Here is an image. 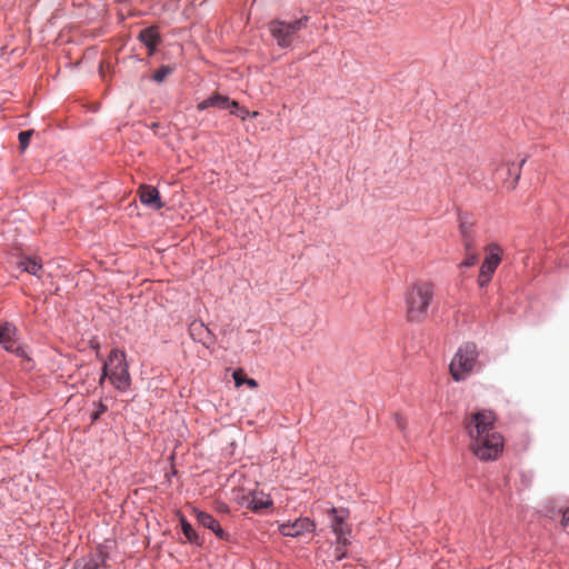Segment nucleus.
<instances>
[{
    "label": "nucleus",
    "mask_w": 569,
    "mask_h": 569,
    "mask_svg": "<svg viewBox=\"0 0 569 569\" xmlns=\"http://www.w3.org/2000/svg\"><path fill=\"white\" fill-rule=\"evenodd\" d=\"M435 296V286L430 281H418L406 292V318L410 322H422Z\"/></svg>",
    "instance_id": "obj_1"
},
{
    "label": "nucleus",
    "mask_w": 569,
    "mask_h": 569,
    "mask_svg": "<svg viewBox=\"0 0 569 569\" xmlns=\"http://www.w3.org/2000/svg\"><path fill=\"white\" fill-rule=\"evenodd\" d=\"M478 349L473 342L461 345L455 353L449 371L455 381L467 379L478 365Z\"/></svg>",
    "instance_id": "obj_2"
},
{
    "label": "nucleus",
    "mask_w": 569,
    "mask_h": 569,
    "mask_svg": "<svg viewBox=\"0 0 569 569\" xmlns=\"http://www.w3.org/2000/svg\"><path fill=\"white\" fill-rule=\"evenodd\" d=\"M106 378H109L110 382L118 390H126L129 387L130 376L126 363V356L122 351L113 349L110 352L108 361H106L102 367L100 383H102Z\"/></svg>",
    "instance_id": "obj_3"
},
{
    "label": "nucleus",
    "mask_w": 569,
    "mask_h": 569,
    "mask_svg": "<svg viewBox=\"0 0 569 569\" xmlns=\"http://www.w3.org/2000/svg\"><path fill=\"white\" fill-rule=\"evenodd\" d=\"M497 417L491 410H479L468 413L465 417L463 426L469 437V442L485 437L486 433L497 431L496 429Z\"/></svg>",
    "instance_id": "obj_4"
},
{
    "label": "nucleus",
    "mask_w": 569,
    "mask_h": 569,
    "mask_svg": "<svg viewBox=\"0 0 569 569\" xmlns=\"http://www.w3.org/2000/svg\"><path fill=\"white\" fill-rule=\"evenodd\" d=\"M503 449V438L498 431L486 433L485 437L469 442V450L480 460H496Z\"/></svg>",
    "instance_id": "obj_5"
},
{
    "label": "nucleus",
    "mask_w": 569,
    "mask_h": 569,
    "mask_svg": "<svg viewBox=\"0 0 569 569\" xmlns=\"http://www.w3.org/2000/svg\"><path fill=\"white\" fill-rule=\"evenodd\" d=\"M308 20L307 16L292 22L273 20L269 23V31L280 48H288L292 43L295 34L306 27Z\"/></svg>",
    "instance_id": "obj_6"
},
{
    "label": "nucleus",
    "mask_w": 569,
    "mask_h": 569,
    "mask_svg": "<svg viewBox=\"0 0 569 569\" xmlns=\"http://www.w3.org/2000/svg\"><path fill=\"white\" fill-rule=\"evenodd\" d=\"M486 258L481 263L478 277V284L486 287L492 279V276L501 262L502 249L497 243H489L485 247Z\"/></svg>",
    "instance_id": "obj_7"
},
{
    "label": "nucleus",
    "mask_w": 569,
    "mask_h": 569,
    "mask_svg": "<svg viewBox=\"0 0 569 569\" xmlns=\"http://www.w3.org/2000/svg\"><path fill=\"white\" fill-rule=\"evenodd\" d=\"M331 529L337 537V545L348 546L350 543L348 536L351 532L350 527L346 523L348 517L347 510H338L331 508Z\"/></svg>",
    "instance_id": "obj_8"
},
{
    "label": "nucleus",
    "mask_w": 569,
    "mask_h": 569,
    "mask_svg": "<svg viewBox=\"0 0 569 569\" xmlns=\"http://www.w3.org/2000/svg\"><path fill=\"white\" fill-rule=\"evenodd\" d=\"M17 328L11 323L0 327V345L9 352L18 357H26L24 349L17 341Z\"/></svg>",
    "instance_id": "obj_9"
},
{
    "label": "nucleus",
    "mask_w": 569,
    "mask_h": 569,
    "mask_svg": "<svg viewBox=\"0 0 569 569\" xmlns=\"http://www.w3.org/2000/svg\"><path fill=\"white\" fill-rule=\"evenodd\" d=\"M316 525L309 518H299L293 522H284L279 525V532L284 537L297 538L305 532H312Z\"/></svg>",
    "instance_id": "obj_10"
},
{
    "label": "nucleus",
    "mask_w": 569,
    "mask_h": 569,
    "mask_svg": "<svg viewBox=\"0 0 569 569\" xmlns=\"http://www.w3.org/2000/svg\"><path fill=\"white\" fill-rule=\"evenodd\" d=\"M210 107L218 109H230V113H236L234 109L239 108V103L236 100H230L227 96L214 92L208 99L198 103L197 109L202 111Z\"/></svg>",
    "instance_id": "obj_11"
},
{
    "label": "nucleus",
    "mask_w": 569,
    "mask_h": 569,
    "mask_svg": "<svg viewBox=\"0 0 569 569\" xmlns=\"http://www.w3.org/2000/svg\"><path fill=\"white\" fill-rule=\"evenodd\" d=\"M189 335L191 339L200 342L206 348H210L216 341V337L211 330L202 321L199 320H194L190 323Z\"/></svg>",
    "instance_id": "obj_12"
},
{
    "label": "nucleus",
    "mask_w": 569,
    "mask_h": 569,
    "mask_svg": "<svg viewBox=\"0 0 569 569\" xmlns=\"http://www.w3.org/2000/svg\"><path fill=\"white\" fill-rule=\"evenodd\" d=\"M196 518L202 527L211 530L217 538L229 540V535L221 528L220 523L209 513L196 510Z\"/></svg>",
    "instance_id": "obj_13"
},
{
    "label": "nucleus",
    "mask_w": 569,
    "mask_h": 569,
    "mask_svg": "<svg viewBox=\"0 0 569 569\" xmlns=\"http://www.w3.org/2000/svg\"><path fill=\"white\" fill-rule=\"evenodd\" d=\"M242 505L254 512H259L262 509L271 507L272 500L263 492L254 491L242 498Z\"/></svg>",
    "instance_id": "obj_14"
},
{
    "label": "nucleus",
    "mask_w": 569,
    "mask_h": 569,
    "mask_svg": "<svg viewBox=\"0 0 569 569\" xmlns=\"http://www.w3.org/2000/svg\"><path fill=\"white\" fill-rule=\"evenodd\" d=\"M139 198L144 206L151 209L159 210L163 207L159 191L154 187L141 186L139 188Z\"/></svg>",
    "instance_id": "obj_15"
},
{
    "label": "nucleus",
    "mask_w": 569,
    "mask_h": 569,
    "mask_svg": "<svg viewBox=\"0 0 569 569\" xmlns=\"http://www.w3.org/2000/svg\"><path fill=\"white\" fill-rule=\"evenodd\" d=\"M138 39L149 49V56L154 53L160 42V36L154 27L142 29L139 32Z\"/></svg>",
    "instance_id": "obj_16"
},
{
    "label": "nucleus",
    "mask_w": 569,
    "mask_h": 569,
    "mask_svg": "<svg viewBox=\"0 0 569 569\" xmlns=\"http://www.w3.org/2000/svg\"><path fill=\"white\" fill-rule=\"evenodd\" d=\"M19 267L22 268L23 271L33 274L38 278L42 277L43 268L41 261L36 257H23L19 261Z\"/></svg>",
    "instance_id": "obj_17"
},
{
    "label": "nucleus",
    "mask_w": 569,
    "mask_h": 569,
    "mask_svg": "<svg viewBox=\"0 0 569 569\" xmlns=\"http://www.w3.org/2000/svg\"><path fill=\"white\" fill-rule=\"evenodd\" d=\"M463 248H465V259L459 263V268L473 267L478 262V253L476 250V243H470V240L467 239V244H463Z\"/></svg>",
    "instance_id": "obj_18"
},
{
    "label": "nucleus",
    "mask_w": 569,
    "mask_h": 569,
    "mask_svg": "<svg viewBox=\"0 0 569 569\" xmlns=\"http://www.w3.org/2000/svg\"><path fill=\"white\" fill-rule=\"evenodd\" d=\"M460 233L462 238V244H467V239L470 240V243H476L472 224L463 221L462 219L460 220Z\"/></svg>",
    "instance_id": "obj_19"
},
{
    "label": "nucleus",
    "mask_w": 569,
    "mask_h": 569,
    "mask_svg": "<svg viewBox=\"0 0 569 569\" xmlns=\"http://www.w3.org/2000/svg\"><path fill=\"white\" fill-rule=\"evenodd\" d=\"M99 561L96 557L90 556L76 561L73 569H98Z\"/></svg>",
    "instance_id": "obj_20"
},
{
    "label": "nucleus",
    "mask_w": 569,
    "mask_h": 569,
    "mask_svg": "<svg viewBox=\"0 0 569 569\" xmlns=\"http://www.w3.org/2000/svg\"><path fill=\"white\" fill-rule=\"evenodd\" d=\"M525 159L521 160L520 163H515V162H509L507 163V171H508V174L510 176H513V181L511 182V188L513 189L518 182V180L520 179V173H521V167L522 164L525 163Z\"/></svg>",
    "instance_id": "obj_21"
},
{
    "label": "nucleus",
    "mask_w": 569,
    "mask_h": 569,
    "mask_svg": "<svg viewBox=\"0 0 569 569\" xmlns=\"http://www.w3.org/2000/svg\"><path fill=\"white\" fill-rule=\"evenodd\" d=\"M181 528L186 538L191 542H197L198 536L192 526L184 519H181Z\"/></svg>",
    "instance_id": "obj_22"
},
{
    "label": "nucleus",
    "mask_w": 569,
    "mask_h": 569,
    "mask_svg": "<svg viewBox=\"0 0 569 569\" xmlns=\"http://www.w3.org/2000/svg\"><path fill=\"white\" fill-rule=\"evenodd\" d=\"M32 134H33L32 130H26V131L19 132L18 139H19V144H20L21 151H24L28 148Z\"/></svg>",
    "instance_id": "obj_23"
},
{
    "label": "nucleus",
    "mask_w": 569,
    "mask_h": 569,
    "mask_svg": "<svg viewBox=\"0 0 569 569\" xmlns=\"http://www.w3.org/2000/svg\"><path fill=\"white\" fill-rule=\"evenodd\" d=\"M172 72V68L169 66L160 67L152 76V79L156 82H162L170 73Z\"/></svg>",
    "instance_id": "obj_24"
},
{
    "label": "nucleus",
    "mask_w": 569,
    "mask_h": 569,
    "mask_svg": "<svg viewBox=\"0 0 569 569\" xmlns=\"http://www.w3.org/2000/svg\"><path fill=\"white\" fill-rule=\"evenodd\" d=\"M232 377L237 387L243 385V381L247 379L242 369L234 370Z\"/></svg>",
    "instance_id": "obj_25"
},
{
    "label": "nucleus",
    "mask_w": 569,
    "mask_h": 569,
    "mask_svg": "<svg viewBox=\"0 0 569 569\" xmlns=\"http://www.w3.org/2000/svg\"><path fill=\"white\" fill-rule=\"evenodd\" d=\"M107 409L108 408L106 405H103L102 402H99V409L96 412H93L91 416L92 421H97L100 418V416L107 411Z\"/></svg>",
    "instance_id": "obj_26"
},
{
    "label": "nucleus",
    "mask_w": 569,
    "mask_h": 569,
    "mask_svg": "<svg viewBox=\"0 0 569 569\" xmlns=\"http://www.w3.org/2000/svg\"><path fill=\"white\" fill-rule=\"evenodd\" d=\"M236 110V116H238L241 120H244L247 117H249L250 114V111L246 108H238V109H234Z\"/></svg>",
    "instance_id": "obj_27"
},
{
    "label": "nucleus",
    "mask_w": 569,
    "mask_h": 569,
    "mask_svg": "<svg viewBox=\"0 0 569 569\" xmlns=\"http://www.w3.org/2000/svg\"><path fill=\"white\" fill-rule=\"evenodd\" d=\"M345 546L342 545H338L336 547V550H335V557L337 560H341L345 556H346V552L345 550L342 549Z\"/></svg>",
    "instance_id": "obj_28"
},
{
    "label": "nucleus",
    "mask_w": 569,
    "mask_h": 569,
    "mask_svg": "<svg viewBox=\"0 0 569 569\" xmlns=\"http://www.w3.org/2000/svg\"><path fill=\"white\" fill-rule=\"evenodd\" d=\"M562 512V519H561V525L563 527L568 526L569 525V508L565 509Z\"/></svg>",
    "instance_id": "obj_29"
},
{
    "label": "nucleus",
    "mask_w": 569,
    "mask_h": 569,
    "mask_svg": "<svg viewBox=\"0 0 569 569\" xmlns=\"http://www.w3.org/2000/svg\"><path fill=\"white\" fill-rule=\"evenodd\" d=\"M243 383H246L249 388L254 389L258 387V382L252 378H247Z\"/></svg>",
    "instance_id": "obj_30"
},
{
    "label": "nucleus",
    "mask_w": 569,
    "mask_h": 569,
    "mask_svg": "<svg viewBox=\"0 0 569 569\" xmlns=\"http://www.w3.org/2000/svg\"><path fill=\"white\" fill-rule=\"evenodd\" d=\"M396 421H397V425L400 429H403L405 428V420L402 417H400L399 415L396 416Z\"/></svg>",
    "instance_id": "obj_31"
},
{
    "label": "nucleus",
    "mask_w": 569,
    "mask_h": 569,
    "mask_svg": "<svg viewBox=\"0 0 569 569\" xmlns=\"http://www.w3.org/2000/svg\"><path fill=\"white\" fill-rule=\"evenodd\" d=\"M90 346H91V348L96 349L97 351H98V350H99V348H100L99 342H98L97 340H94V339H93V340H90Z\"/></svg>",
    "instance_id": "obj_32"
},
{
    "label": "nucleus",
    "mask_w": 569,
    "mask_h": 569,
    "mask_svg": "<svg viewBox=\"0 0 569 569\" xmlns=\"http://www.w3.org/2000/svg\"><path fill=\"white\" fill-rule=\"evenodd\" d=\"M249 116H251V117L256 118V117H258V116H259V112H258V111H252V112H250V114H249Z\"/></svg>",
    "instance_id": "obj_33"
}]
</instances>
